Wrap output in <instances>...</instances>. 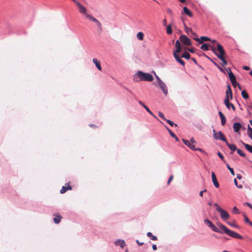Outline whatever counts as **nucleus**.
Here are the masks:
<instances>
[{"instance_id": "obj_23", "label": "nucleus", "mask_w": 252, "mask_h": 252, "mask_svg": "<svg viewBox=\"0 0 252 252\" xmlns=\"http://www.w3.org/2000/svg\"><path fill=\"white\" fill-rule=\"evenodd\" d=\"M93 62L95 64L97 69L99 70H101L102 69L100 65V63L97 60V59L94 58L93 60Z\"/></svg>"}, {"instance_id": "obj_34", "label": "nucleus", "mask_w": 252, "mask_h": 252, "mask_svg": "<svg viewBox=\"0 0 252 252\" xmlns=\"http://www.w3.org/2000/svg\"><path fill=\"white\" fill-rule=\"evenodd\" d=\"M190 57V54L187 52H185L184 54H182V55L181 56V57L182 58H185L187 59H189V58Z\"/></svg>"}, {"instance_id": "obj_2", "label": "nucleus", "mask_w": 252, "mask_h": 252, "mask_svg": "<svg viewBox=\"0 0 252 252\" xmlns=\"http://www.w3.org/2000/svg\"><path fill=\"white\" fill-rule=\"evenodd\" d=\"M210 46L211 48V50L213 51L214 54L217 56V57L221 61V65L224 66L227 64V62L226 61L224 55H225V51L222 47V46L219 43H217V51L219 52L218 54L216 49L215 47V45L211 46L208 44H203L200 47V48L203 51H208L209 50V46Z\"/></svg>"}, {"instance_id": "obj_51", "label": "nucleus", "mask_w": 252, "mask_h": 252, "mask_svg": "<svg viewBox=\"0 0 252 252\" xmlns=\"http://www.w3.org/2000/svg\"><path fill=\"white\" fill-rule=\"evenodd\" d=\"M152 248L153 249V250L155 251L157 249V246L155 244H154L153 246H152Z\"/></svg>"}, {"instance_id": "obj_18", "label": "nucleus", "mask_w": 252, "mask_h": 252, "mask_svg": "<svg viewBox=\"0 0 252 252\" xmlns=\"http://www.w3.org/2000/svg\"><path fill=\"white\" fill-rule=\"evenodd\" d=\"M226 98H227L230 99H232V90L231 89L230 85H227V89L226 92Z\"/></svg>"}, {"instance_id": "obj_42", "label": "nucleus", "mask_w": 252, "mask_h": 252, "mask_svg": "<svg viewBox=\"0 0 252 252\" xmlns=\"http://www.w3.org/2000/svg\"><path fill=\"white\" fill-rule=\"evenodd\" d=\"M174 177V176L173 175H171L169 177L168 181H167V185H169L171 181L173 180Z\"/></svg>"}, {"instance_id": "obj_53", "label": "nucleus", "mask_w": 252, "mask_h": 252, "mask_svg": "<svg viewBox=\"0 0 252 252\" xmlns=\"http://www.w3.org/2000/svg\"><path fill=\"white\" fill-rule=\"evenodd\" d=\"M136 242H137V243L139 246H141V245H142L144 244V243H143V242H139V241L138 240H137V241H136Z\"/></svg>"}, {"instance_id": "obj_38", "label": "nucleus", "mask_w": 252, "mask_h": 252, "mask_svg": "<svg viewBox=\"0 0 252 252\" xmlns=\"http://www.w3.org/2000/svg\"><path fill=\"white\" fill-rule=\"evenodd\" d=\"M182 141L185 145H186L189 147V145L191 143L189 141L184 139H183Z\"/></svg>"}, {"instance_id": "obj_50", "label": "nucleus", "mask_w": 252, "mask_h": 252, "mask_svg": "<svg viewBox=\"0 0 252 252\" xmlns=\"http://www.w3.org/2000/svg\"><path fill=\"white\" fill-rule=\"evenodd\" d=\"M243 68L244 69V70H249L250 69V68L249 67V66H244Z\"/></svg>"}, {"instance_id": "obj_62", "label": "nucleus", "mask_w": 252, "mask_h": 252, "mask_svg": "<svg viewBox=\"0 0 252 252\" xmlns=\"http://www.w3.org/2000/svg\"><path fill=\"white\" fill-rule=\"evenodd\" d=\"M156 78L158 81V83H159V81L161 80L160 79L158 76H156Z\"/></svg>"}, {"instance_id": "obj_37", "label": "nucleus", "mask_w": 252, "mask_h": 252, "mask_svg": "<svg viewBox=\"0 0 252 252\" xmlns=\"http://www.w3.org/2000/svg\"><path fill=\"white\" fill-rule=\"evenodd\" d=\"M226 166H227V168H228V169L230 171L231 174L232 175L234 176L235 175V173H234V170H233V168H231L228 164H226Z\"/></svg>"}, {"instance_id": "obj_41", "label": "nucleus", "mask_w": 252, "mask_h": 252, "mask_svg": "<svg viewBox=\"0 0 252 252\" xmlns=\"http://www.w3.org/2000/svg\"><path fill=\"white\" fill-rule=\"evenodd\" d=\"M214 205L216 207V210L217 211H219L221 209V208H220V206L217 203H215Z\"/></svg>"}, {"instance_id": "obj_52", "label": "nucleus", "mask_w": 252, "mask_h": 252, "mask_svg": "<svg viewBox=\"0 0 252 252\" xmlns=\"http://www.w3.org/2000/svg\"><path fill=\"white\" fill-rule=\"evenodd\" d=\"M192 144H194V143H195V141L194 140V139L193 138H191L190 140V141H189Z\"/></svg>"}, {"instance_id": "obj_21", "label": "nucleus", "mask_w": 252, "mask_h": 252, "mask_svg": "<svg viewBox=\"0 0 252 252\" xmlns=\"http://www.w3.org/2000/svg\"><path fill=\"white\" fill-rule=\"evenodd\" d=\"M219 114L221 119V124L222 126H224L226 123V119L223 114L220 112H219Z\"/></svg>"}, {"instance_id": "obj_7", "label": "nucleus", "mask_w": 252, "mask_h": 252, "mask_svg": "<svg viewBox=\"0 0 252 252\" xmlns=\"http://www.w3.org/2000/svg\"><path fill=\"white\" fill-rule=\"evenodd\" d=\"M86 18L89 19V20L94 22L97 25V26L98 28L100 29H101V24L100 22H99L96 19H95L94 17L93 16H92L90 14L86 15Z\"/></svg>"}, {"instance_id": "obj_19", "label": "nucleus", "mask_w": 252, "mask_h": 252, "mask_svg": "<svg viewBox=\"0 0 252 252\" xmlns=\"http://www.w3.org/2000/svg\"><path fill=\"white\" fill-rule=\"evenodd\" d=\"M242 127V125L239 123H234L233 124V129L235 132H239L240 129Z\"/></svg>"}, {"instance_id": "obj_26", "label": "nucleus", "mask_w": 252, "mask_h": 252, "mask_svg": "<svg viewBox=\"0 0 252 252\" xmlns=\"http://www.w3.org/2000/svg\"><path fill=\"white\" fill-rule=\"evenodd\" d=\"M241 143H242V145L245 146L246 149L248 151H249L250 153H252V146H251V145H250L248 144H246V143L243 142V141H241Z\"/></svg>"}, {"instance_id": "obj_9", "label": "nucleus", "mask_w": 252, "mask_h": 252, "mask_svg": "<svg viewBox=\"0 0 252 252\" xmlns=\"http://www.w3.org/2000/svg\"><path fill=\"white\" fill-rule=\"evenodd\" d=\"M224 103L226 107L228 109H229L230 108V107H231V108L233 109V110H234V111L235 110V106H234V105L232 103H231L229 102V98H228V97L225 98V99L224 100Z\"/></svg>"}, {"instance_id": "obj_58", "label": "nucleus", "mask_w": 252, "mask_h": 252, "mask_svg": "<svg viewBox=\"0 0 252 252\" xmlns=\"http://www.w3.org/2000/svg\"><path fill=\"white\" fill-rule=\"evenodd\" d=\"M188 50L191 52V53H193L194 52V49H192V48H189L188 49Z\"/></svg>"}, {"instance_id": "obj_55", "label": "nucleus", "mask_w": 252, "mask_h": 252, "mask_svg": "<svg viewBox=\"0 0 252 252\" xmlns=\"http://www.w3.org/2000/svg\"><path fill=\"white\" fill-rule=\"evenodd\" d=\"M246 204L251 208L252 209V205L249 203H246Z\"/></svg>"}, {"instance_id": "obj_6", "label": "nucleus", "mask_w": 252, "mask_h": 252, "mask_svg": "<svg viewBox=\"0 0 252 252\" xmlns=\"http://www.w3.org/2000/svg\"><path fill=\"white\" fill-rule=\"evenodd\" d=\"M76 4L78 7L79 12L84 14L85 17H86V15L89 14L87 13V9L79 2H77Z\"/></svg>"}, {"instance_id": "obj_32", "label": "nucleus", "mask_w": 252, "mask_h": 252, "mask_svg": "<svg viewBox=\"0 0 252 252\" xmlns=\"http://www.w3.org/2000/svg\"><path fill=\"white\" fill-rule=\"evenodd\" d=\"M241 94L244 99H248L249 98V95L245 90L242 91Z\"/></svg>"}, {"instance_id": "obj_40", "label": "nucleus", "mask_w": 252, "mask_h": 252, "mask_svg": "<svg viewBox=\"0 0 252 252\" xmlns=\"http://www.w3.org/2000/svg\"><path fill=\"white\" fill-rule=\"evenodd\" d=\"M158 116L160 118H161L163 120H166V118H165L164 114L162 112H158Z\"/></svg>"}, {"instance_id": "obj_49", "label": "nucleus", "mask_w": 252, "mask_h": 252, "mask_svg": "<svg viewBox=\"0 0 252 252\" xmlns=\"http://www.w3.org/2000/svg\"><path fill=\"white\" fill-rule=\"evenodd\" d=\"M219 70L221 72H223V73H225V71H224V68H222V67H220L219 66V67H218Z\"/></svg>"}, {"instance_id": "obj_15", "label": "nucleus", "mask_w": 252, "mask_h": 252, "mask_svg": "<svg viewBox=\"0 0 252 252\" xmlns=\"http://www.w3.org/2000/svg\"><path fill=\"white\" fill-rule=\"evenodd\" d=\"M54 222L56 224L60 223L61 220V219L62 218L61 216L59 213H55L54 214Z\"/></svg>"}, {"instance_id": "obj_46", "label": "nucleus", "mask_w": 252, "mask_h": 252, "mask_svg": "<svg viewBox=\"0 0 252 252\" xmlns=\"http://www.w3.org/2000/svg\"><path fill=\"white\" fill-rule=\"evenodd\" d=\"M244 218H245V222H248V223L249 222H250L249 219H248V218L247 217V216L246 215H244Z\"/></svg>"}, {"instance_id": "obj_12", "label": "nucleus", "mask_w": 252, "mask_h": 252, "mask_svg": "<svg viewBox=\"0 0 252 252\" xmlns=\"http://www.w3.org/2000/svg\"><path fill=\"white\" fill-rule=\"evenodd\" d=\"M193 39L198 42V44H202L203 41H211V39L207 36H201L200 38L193 37Z\"/></svg>"}, {"instance_id": "obj_48", "label": "nucleus", "mask_w": 252, "mask_h": 252, "mask_svg": "<svg viewBox=\"0 0 252 252\" xmlns=\"http://www.w3.org/2000/svg\"><path fill=\"white\" fill-rule=\"evenodd\" d=\"M231 84H232V86H233L234 87H236V86H237V85L238 86V84L237 83V81H236V80H235L234 82L233 83H231Z\"/></svg>"}, {"instance_id": "obj_29", "label": "nucleus", "mask_w": 252, "mask_h": 252, "mask_svg": "<svg viewBox=\"0 0 252 252\" xmlns=\"http://www.w3.org/2000/svg\"><path fill=\"white\" fill-rule=\"evenodd\" d=\"M248 135L249 137L252 140V128L248 125Z\"/></svg>"}, {"instance_id": "obj_3", "label": "nucleus", "mask_w": 252, "mask_h": 252, "mask_svg": "<svg viewBox=\"0 0 252 252\" xmlns=\"http://www.w3.org/2000/svg\"><path fill=\"white\" fill-rule=\"evenodd\" d=\"M153 77L151 74L143 72L141 71H137L134 77V80L135 82L141 81L150 82L153 81Z\"/></svg>"}, {"instance_id": "obj_63", "label": "nucleus", "mask_w": 252, "mask_h": 252, "mask_svg": "<svg viewBox=\"0 0 252 252\" xmlns=\"http://www.w3.org/2000/svg\"><path fill=\"white\" fill-rule=\"evenodd\" d=\"M191 60H192V61H193V62H194V63H195L196 64H197V62H196V60H195V59H194V58H192V59H191Z\"/></svg>"}, {"instance_id": "obj_33", "label": "nucleus", "mask_w": 252, "mask_h": 252, "mask_svg": "<svg viewBox=\"0 0 252 252\" xmlns=\"http://www.w3.org/2000/svg\"><path fill=\"white\" fill-rule=\"evenodd\" d=\"M166 32L168 34H171L172 33V30L171 25H169L167 26Z\"/></svg>"}, {"instance_id": "obj_20", "label": "nucleus", "mask_w": 252, "mask_h": 252, "mask_svg": "<svg viewBox=\"0 0 252 252\" xmlns=\"http://www.w3.org/2000/svg\"><path fill=\"white\" fill-rule=\"evenodd\" d=\"M173 56L176 59V61L180 63L183 66L185 65L184 62L181 59L180 57L179 56L178 54L173 53Z\"/></svg>"}, {"instance_id": "obj_25", "label": "nucleus", "mask_w": 252, "mask_h": 252, "mask_svg": "<svg viewBox=\"0 0 252 252\" xmlns=\"http://www.w3.org/2000/svg\"><path fill=\"white\" fill-rule=\"evenodd\" d=\"M166 128L170 134V136L173 138H174L176 141H178L179 140V138L177 137V136L166 126H165Z\"/></svg>"}, {"instance_id": "obj_56", "label": "nucleus", "mask_w": 252, "mask_h": 252, "mask_svg": "<svg viewBox=\"0 0 252 252\" xmlns=\"http://www.w3.org/2000/svg\"><path fill=\"white\" fill-rule=\"evenodd\" d=\"M162 23L164 26H165L166 24V20L165 19H163L162 21Z\"/></svg>"}, {"instance_id": "obj_64", "label": "nucleus", "mask_w": 252, "mask_h": 252, "mask_svg": "<svg viewBox=\"0 0 252 252\" xmlns=\"http://www.w3.org/2000/svg\"><path fill=\"white\" fill-rule=\"evenodd\" d=\"M151 239L152 240H157V237H151Z\"/></svg>"}, {"instance_id": "obj_61", "label": "nucleus", "mask_w": 252, "mask_h": 252, "mask_svg": "<svg viewBox=\"0 0 252 252\" xmlns=\"http://www.w3.org/2000/svg\"><path fill=\"white\" fill-rule=\"evenodd\" d=\"M212 62L217 67H219V65L215 62H213L212 60Z\"/></svg>"}, {"instance_id": "obj_45", "label": "nucleus", "mask_w": 252, "mask_h": 252, "mask_svg": "<svg viewBox=\"0 0 252 252\" xmlns=\"http://www.w3.org/2000/svg\"><path fill=\"white\" fill-rule=\"evenodd\" d=\"M218 155L222 160H224V157L220 152L218 153Z\"/></svg>"}, {"instance_id": "obj_4", "label": "nucleus", "mask_w": 252, "mask_h": 252, "mask_svg": "<svg viewBox=\"0 0 252 252\" xmlns=\"http://www.w3.org/2000/svg\"><path fill=\"white\" fill-rule=\"evenodd\" d=\"M213 136L214 138L216 140H220L224 142H226L227 139L225 138L224 135L221 131L217 132L215 129L213 130Z\"/></svg>"}, {"instance_id": "obj_14", "label": "nucleus", "mask_w": 252, "mask_h": 252, "mask_svg": "<svg viewBox=\"0 0 252 252\" xmlns=\"http://www.w3.org/2000/svg\"><path fill=\"white\" fill-rule=\"evenodd\" d=\"M176 50L174 51L173 53L178 54L181 51L182 48L180 42L179 40H177L175 43Z\"/></svg>"}, {"instance_id": "obj_43", "label": "nucleus", "mask_w": 252, "mask_h": 252, "mask_svg": "<svg viewBox=\"0 0 252 252\" xmlns=\"http://www.w3.org/2000/svg\"><path fill=\"white\" fill-rule=\"evenodd\" d=\"M234 183H235V185H236V186H237L238 188H242V185H238V183H237V181L236 180V179H234Z\"/></svg>"}, {"instance_id": "obj_13", "label": "nucleus", "mask_w": 252, "mask_h": 252, "mask_svg": "<svg viewBox=\"0 0 252 252\" xmlns=\"http://www.w3.org/2000/svg\"><path fill=\"white\" fill-rule=\"evenodd\" d=\"M211 176H212V182H213L215 187L217 188H218L220 187V184L217 181V177H216V175L214 172H212Z\"/></svg>"}, {"instance_id": "obj_8", "label": "nucleus", "mask_w": 252, "mask_h": 252, "mask_svg": "<svg viewBox=\"0 0 252 252\" xmlns=\"http://www.w3.org/2000/svg\"><path fill=\"white\" fill-rule=\"evenodd\" d=\"M220 215L221 218L223 220H226L229 219V215L225 210L222 208L218 211Z\"/></svg>"}, {"instance_id": "obj_17", "label": "nucleus", "mask_w": 252, "mask_h": 252, "mask_svg": "<svg viewBox=\"0 0 252 252\" xmlns=\"http://www.w3.org/2000/svg\"><path fill=\"white\" fill-rule=\"evenodd\" d=\"M115 244L116 246H119L121 248H123L124 246L126 245V243L124 240L122 239H118L117 240Z\"/></svg>"}, {"instance_id": "obj_30", "label": "nucleus", "mask_w": 252, "mask_h": 252, "mask_svg": "<svg viewBox=\"0 0 252 252\" xmlns=\"http://www.w3.org/2000/svg\"><path fill=\"white\" fill-rule=\"evenodd\" d=\"M137 38L140 40H142L144 38V34L142 32H139L137 34Z\"/></svg>"}, {"instance_id": "obj_11", "label": "nucleus", "mask_w": 252, "mask_h": 252, "mask_svg": "<svg viewBox=\"0 0 252 252\" xmlns=\"http://www.w3.org/2000/svg\"><path fill=\"white\" fill-rule=\"evenodd\" d=\"M160 89L162 90L163 92L165 94H167L168 93V89L167 88L165 85V84L162 81L160 80L159 83H158Z\"/></svg>"}, {"instance_id": "obj_24", "label": "nucleus", "mask_w": 252, "mask_h": 252, "mask_svg": "<svg viewBox=\"0 0 252 252\" xmlns=\"http://www.w3.org/2000/svg\"><path fill=\"white\" fill-rule=\"evenodd\" d=\"M139 103L142 105L147 111L151 115H152L153 116H154L155 118H157L154 114L152 113V112L141 101H139Z\"/></svg>"}, {"instance_id": "obj_47", "label": "nucleus", "mask_w": 252, "mask_h": 252, "mask_svg": "<svg viewBox=\"0 0 252 252\" xmlns=\"http://www.w3.org/2000/svg\"><path fill=\"white\" fill-rule=\"evenodd\" d=\"M207 191V190L206 189H205L204 190H202L201 191H200L199 192V195L201 196V197H202L203 196V193L204 192H205Z\"/></svg>"}, {"instance_id": "obj_35", "label": "nucleus", "mask_w": 252, "mask_h": 252, "mask_svg": "<svg viewBox=\"0 0 252 252\" xmlns=\"http://www.w3.org/2000/svg\"><path fill=\"white\" fill-rule=\"evenodd\" d=\"M237 152L240 156L242 157H245L246 156V155L244 152L239 149L237 150Z\"/></svg>"}, {"instance_id": "obj_1", "label": "nucleus", "mask_w": 252, "mask_h": 252, "mask_svg": "<svg viewBox=\"0 0 252 252\" xmlns=\"http://www.w3.org/2000/svg\"><path fill=\"white\" fill-rule=\"evenodd\" d=\"M204 223L215 232H219L222 234H226L229 236H241L235 232L229 230L221 223H218L217 227L207 219L204 220Z\"/></svg>"}, {"instance_id": "obj_54", "label": "nucleus", "mask_w": 252, "mask_h": 252, "mask_svg": "<svg viewBox=\"0 0 252 252\" xmlns=\"http://www.w3.org/2000/svg\"><path fill=\"white\" fill-rule=\"evenodd\" d=\"M237 178L238 179L240 180V179H242V176H241L240 174H237Z\"/></svg>"}, {"instance_id": "obj_27", "label": "nucleus", "mask_w": 252, "mask_h": 252, "mask_svg": "<svg viewBox=\"0 0 252 252\" xmlns=\"http://www.w3.org/2000/svg\"><path fill=\"white\" fill-rule=\"evenodd\" d=\"M185 28L188 34H189V33H190L191 35H195V36H197V34L193 32L191 29L188 28L186 26H185Z\"/></svg>"}, {"instance_id": "obj_22", "label": "nucleus", "mask_w": 252, "mask_h": 252, "mask_svg": "<svg viewBox=\"0 0 252 252\" xmlns=\"http://www.w3.org/2000/svg\"><path fill=\"white\" fill-rule=\"evenodd\" d=\"M228 76L231 82L233 83L235 80H236V78L231 69H229Z\"/></svg>"}, {"instance_id": "obj_60", "label": "nucleus", "mask_w": 252, "mask_h": 252, "mask_svg": "<svg viewBox=\"0 0 252 252\" xmlns=\"http://www.w3.org/2000/svg\"><path fill=\"white\" fill-rule=\"evenodd\" d=\"M167 11L168 13H169V14H172V10L170 9H168L167 10Z\"/></svg>"}, {"instance_id": "obj_28", "label": "nucleus", "mask_w": 252, "mask_h": 252, "mask_svg": "<svg viewBox=\"0 0 252 252\" xmlns=\"http://www.w3.org/2000/svg\"><path fill=\"white\" fill-rule=\"evenodd\" d=\"M183 10H184V13L188 15L189 16L191 17L192 16V12L187 7H184L183 8Z\"/></svg>"}, {"instance_id": "obj_57", "label": "nucleus", "mask_w": 252, "mask_h": 252, "mask_svg": "<svg viewBox=\"0 0 252 252\" xmlns=\"http://www.w3.org/2000/svg\"><path fill=\"white\" fill-rule=\"evenodd\" d=\"M90 126L91 127H93V128L97 127V126H96L95 125H93V124H91V125H90Z\"/></svg>"}, {"instance_id": "obj_39", "label": "nucleus", "mask_w": 252, "mask_h": 252, "mask_svg": "<svg viewBox=\"0 0 252 252\" xmlns=\"http://www.w3.org/2000/svg\"><path fill=\"white\" fill-rule=\"evenodd\" d=\"M232 212L235 214H239V211L236 207H234L232 209Z\"/></svg>"}, {"instance_id": "obj_59", "label": "nucleus", "mask_w": 252, "mask_h": 252, "mask_svg": "<svg viewBox=\"0 0 252 252\" xmlns=\"http://www.w3.org/2000/svg\"><path fill=\"white\" fill-rule=\"evenodd\" d=\"M147 235V236H154L151 232H148Z\"/></svg>"}, {"instance_id": "obj_5", "label": "nucleus", "mask_w": 252, "mask_h": 252, "mask_svg": "<svg viewBox=\"0 0 252 252\" xmlns=\"http://www.w3.org/2000/svg\"><path fill=\"white\" fill-rule=\"evenodd\" d=\"M180 40L187 46H189L191 44L190 40L185 35H181Z\"/></svg>"}, {"instance_id": "obj_10", "label": "nucleus", "mask_w": 252, "mask_h": 252, "mask_svg": "<svg viewBox=\"0 0 252 252\" xmlns=\"http://www.w3.org/2000/svg\"><path fill=\"white\" fill-rule=\"evenodd\" d=\"M72 187L70 186L69 183H66L64 186H63L60 190V193L62 194L64 193L68 190H71Z\"/></svg>"}, {"instance_id": "obj_31", "label": "nucleus", "mask_w": 252, "mask_h": 252, "mask_svg": "<svg viewBox=\"0 0 252 252\" xmlns=\"http://www.w3.org/2000/svg\"><path fill=\"white\" fill-rule=\"evenodd\" d=\"M189 148L194 151H202V150L200 148H195V145L193 144L190 143Z\"/></svg>"}, {"instance_id": "obj_36", "label": "nucleus", "mask_w": 252, "mask_h": 252, "mask_svg": "<svg viewBox=\"0 0 252 252\" xmlns=\"http://www.w3.org/2000/svg\"><path fill=\"white\" fill-rule=\"evenodd\" d=\"M164 121H166L167 122V123L168 124H169L172 126H177V124H174L172 121H170L169 120H168V119H166V120H165Z\"/></svg>"}, {"instance_id": "obj_16", "label": "nucleus", "mask_w": 252, "mask_h": 252, "mask_svg": "<svg viewBox=\"0 0 252 252\" xmlns=\"http://www.w3.org/2000/svg\"><path fill=\"white\" fill-rule=\"evenodd\" d=\"M225 143L227 145V146L229 147V148L231 150V154H233V153L236 151L237 150V148H236V146L233 144H229L227 141H226V142H225Z\"/></svg>"}, {"instance_id": "obj_44", "label": "nucleus", "mask_w": 252, "mask_h": 252, "mask_svg": "<svg viewBox=\"0 0 252 252\" xmlns=\"http://www.w3.org/2000/svg\"><path fill=\"white\" fill-rule=\"evenodd\" d=\"M227 223L232 226H236V224L235 221L233 222H227Z\"/></svg>"}]
</instances>
